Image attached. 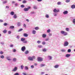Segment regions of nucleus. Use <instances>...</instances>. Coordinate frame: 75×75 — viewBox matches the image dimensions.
<instances>
[{"mask_svg": "<svg viewBox=\"0 0 75 75\" xmlns=\"http://www.w3.org/2000/svg\"><path fill=\"white\" fill-rule=\"evenodd\" d=\"M61 52H65L66 51V50H65V49H63L61 50Z\"/></svg>", "mask_w": 75, "mask_h": 75, "instance_id": "24", "label": "nucleus"}, {"mask_svg": "<svg viewBox=\"0 0 75 75\" xmlns=\"http://www.w3.org/2000/svg\"><path fill=\"white\" fill-rule=\"evenodd\" d=\"M68 45H69V43L68 42L65 41L64 42V47H67V46H68Z\"/></svg>", "mask_w": 75, "mask_h": 75, "instance_id": "4", "label": "nucleus"}, {"mask_svg": "<svg viewBox=\"0 0 75 75\" xmlns=\"http://www.w3.org/2000/svg\"><path fill=\"white\" fill-rule=\"evenodd\" d=\"M73 23L75 25V19H74L73 20Z\"/></svg>", "mask_w": 75, "mask_h": 75, "instance_id": "33", "label": "nucleus"}, {"mask_svg": "<svg viewBox=\"0 0 75 75\" xmlns=\"http://www.w3.org/2000/svg\"><path fill=\"white\" fill-rule=\"evenodd\" d=\"M49 40H50V39H49V38H47L45 40V41H48Z\"/></svg>", "mask_w": 75, "mask_h": 75, "instance_id": "56", "label": "nucleus"}, {"mask_svg": "<svg viewBox=\"0 0 75 75\" xmlns=\"http://www.w3.org/2000/svg\"><path fill=\"white\" fill-rule=\"evenodd\" d=\"M48 58L50 60H52V57L51 56H50V55L48 56Z\"/></svg>", "mask_w": 75, "mask_h": 75, "instance_id": "12", "label": "nucleus"}, {"mask_svg": "<svg viewBox=\"0 0 75 75\" xmlns=\"http://www.w3.org/2000/svg\"><path fill=\"white\" fill-rule=\"evenodd\" d=\"M35 29L36 30H38L39 29V28H38V27H36L35 28Z\"/></svg>", "mask_w": 75, "mask_h": 75, "instance_id": "47", "label": "nucleus"}, {"mask_svg": "<svg viewBox=\"0 0 75 75\" xmlns=\"http://www.w3.org/2000/svg\"><path fill=\"white\" fill-rule=\"evenodd\" d=\"M59 67V65H58V64H57L56 65H55L54 66V68H58Z\"/></svg>", "mask_w": 75, "mask_h": 75, "instance_id": "14", "label": "nucleus"}, {"mask_svg": "<svg viewBox=\"0 0 75 75\" xmlns=\"http://www.w3.org/2000/svg\"><path fill=\"white\" fill-rule=\"evenodd\" d=\"M33 8H34V9H37V7L35 5H34L33 7Z\"/></svg>", "mask_w": 75, "mask_h": 75, "instance_id": "22", "label": "nucleus"}, {"mask_svg": "<svg viewBox=\"0 0 75 75\" xmlns=\"http://www.w3.org/2000/svg\"><path fill=\"white\" fill-rule=\"evenodd\" d=\"M61 2L60 1L58 2L57 3V5H61Z\"/></svg>", "mask_w": 75, "mask_h": 75, "instance_id": "32", "label": "nucleus"}, {"mask_svg": "<svg viewBox=\"0 0 75 75\" xmlns=\"http://www.w3.org/2000/svg\"><path fill=\"white\" fill-rule=\"evenodd\" d=\"M0 58L2 59H4V55H1L0 56Z\"/></svg>", "mask_w": 75, "mask_h": 75, "instance_id": "29", "label": "nucleus"}, {"mask_svg": "<svg viewBox=\"0 0 75 75\" xmlns=\"http://www.w3.org/2000/svg\"><path fill=\"white\" fill-rule=\"evenodd\" d=\"M10 57L8 56L6 57V58L7 60H8V61H11V59H10Z\"/></svg>", "mask_w": 75, "mask_h": 75, "instance_id": "8", "label": "nucleus"}, {"mask_svg": "<svg viewBox=\"0 0 75 75\" xmlns=\"http://www.w3.org/2000/svg\"><path fill=\"white\" fill-rule=\"evenodd\" d=\"M23 27L25 28H26V25L25 24H23Z\"/></svg>", "mask_w": 75, "mask_h": 75, "instance_id": "58", "label": "nucleus"}, {"mask_svg": "<svg viewBox=\"0 0 75 75\" xmlns=\"http://www.w3.org/2000/svg\"><path fill=\"white\" fill-rule=\"evenodd\" d=\"M18 39H19L20 38V36H17L16 37Z\"/></svg>", "mask_w": 75, "mask_h": 75, "instance_id": "59", "label": "nucleus"}, {"mask_svg": "<svg viewBox=\"0 0 75 75\" xmlns=\"http://www.w3.org/2000/svg\"><path fill=\"white\" fill-rule=\"evenodd\" d=\"M25 70H28V67L27 66H25Z\"/></svg>", "mask_w": 75, "mask_h": 75, "instance_id": "26", "label": "nucleus"}, {"mask_svg": "<svg viewBox=\"0 0 75 75\" xmlns=\"http://www.w3.org/2000/svg\"><path fill=\"white\" fill-rule=\"evenodd\" d=\"M13 18H15V19H16V18H17V14H14L13 16Z\"/></svg>", "mask_w": 75, "mask_h": 75, "instance_id": "15", "label": "nucleus"}, {"mask_svg": "<svg viewBox=\"0 0 75 75\" xmlns=\"http://www.w3.org/2000/svg\"><path fill=\"white\" fill-rule=\"evenodd\" d=\"M26 49V48H25V47L23 46L21 48V50L23 52H24V51Z\"/></svg>", "mask_w": 75, "mask_h": 75, "instance_id": "5", "label": "nucleus"}, {"mask_svg": "<svg viewBox=\"0 0 75 75\" xmlns=\"http://www.w3.org/2000/svg\"><path fill=\"white\" fill-rule=\"evenodd\" d=\"M70 56H71V54H67L66 55L65 57H67V58H69Z\"/></svg>", "mask_w": 75, "mask_h": 75, "instance_id": "13", "label": "nucleus"}, {"mask_svg": "<svg viewBox=\"0 0 75 75\" xmlns=\"http://www.w3.org/2000/svg\"><path fill=\"white\" fill-rule=\"evenodd\" d=\"M42 44L43 45H45V44H46V42H42Z\"/></svg>", "mask_w": 75, "mask_h": 75, "instance_id": "42", "label": "nucleus"}, {"mask_svg": "<svg viewBox=\"0 0 75 75\" xmlns=\"http://www.w3.org/2000/svg\"><path fill=\"white\" fill-rule=\"evenodd\" d=\"M10 14L11 16H13L14 14V12L13 11H11V12Z\"/></svg>", "mask_w": 75, "mask_h": 75, "instance_id": "18", "label": "nucleus"}, {"mask_svg": "<svg viewBox=\"0 0 75 75\" xmlns=\"http://www.w3.org/2000/svg\"><path fill=\"white\" fill-rule=\"evenodd\" d=\"M38 48H42V46L41 45H39L38 46Z\"/></svg>", "mask_w": 75, "mask_h": 75, "instance_id": "46", "label": "nucleus"}, {"mask_svg": "<svg viewBox=\"0 0 75 75\" xmlns=\"http://www.w3.org/2000/svg\"><path fill=\"white\" fill-rule=\"evenodd\" d=\"M71 8L72 9L75 8V5H72L71 6Z\"/></svg>", "mask_w": 75, "mask_h": 75, "instance_id": "23", "label": "nucleus"}, {"mask_svg": "<svg viewBox=\"0 0 75 75\" xmlns=\"http://www.w3.org/2000/svg\"><path fill=\"white\" fill-rule=\"evenodd\" d=\"M37 43L38 44H40V43H41V41L40 40H38L37 41Z\"/></svg>", "mask_w": 75, "mask_h": 75, "instance_id": "44", "label": "nucleus"}, {"mask_svg": "<svg viewBox=\"0 0 75 75\" xmlns=\"http://www.w3.org/2000/svg\"><path fill=\"white\" fill-rule=\"evenodd\" d=\"M32 58L33 59H35V56H33Z\"/></svg>", "mask_w": 75, "mask_h": 75, "instance_id": "62", "label": "nucleus"}, {"mask_svg": "<svg viewBox=\"0 0 75 75\" xmlns=\"http://www.w3.org/2000/svg\"><path fill=\"white\" fill-rule=\"evenodd\" d=\"M49 35L50 37H51V36H52V34L50 33L49 34Z\"/></svg>", "mask_w": 75, "mask_h": 75, "instance_id": "54", "label": "nucleus"}, {"mask_svg": "<svg viewBox=\"0 0 75 75\" xmlns=\"http://www.w3.org/2000/svg\"><path fill=\"white\" fill-rule=\"evenodd\" d=\"M51 31V30H50V29H48V30H47V33H50V32Z\"/></svg>", "mask_w": 75, "mask_h": 75, "instance_id": "43", "label": "nucleus"}, {"mask_svg": "<svg viewBox=\"0 0 75 75\" xmlns=\"http://www.w3.org/2000/svg\"><path fill=\"white\" fill-rule=\"evenodd\" d=\"M21 69H24V66H23V65H21Z\"/></svg>", "mask_w": 75, "mask_h": 75, "instance_id": "30", "label": "nucleus"}, {"mask_svg": "<svg viewBox=\"0 0 75 75\" xmlns=\"http://www.w3.org/2000/svg\"><path fill=\"white\" fill-rule=\"evenodd\" d=\"M7 25V23H4V26H6V25Z\"/></svg>", "mask_w": 75, "mask_h": 75, "instance_id": "52", "label": "nucleus"}, {"mask_svg": "<svg viewBox=\"0 0 75 75\" xmlns=\"http://www.w3.org/2000/svg\"><path fill=\"white\" fill-rule=\"evenodd\" d=\"M68 52H71V50L70 49H69L67 50Z\"/></svg>", "mask_w": 75, "mask_h": 75, "instance_id": "34", "label": "nucleus"}, {"mask_svg": "<svg viewBox=\"0 0 75 75\" xmlns=\"http://www.w3.org/2000/svg\"><path fill=\"white\" fill-rule=\"evenodd\" d=\"M30 9H31V7L28 6V8H25L23 9L24 11H28Z\"/></svg>", "mask_w": 75, "mask_h": 75, "instance_id": "2", "label": "nucleus"}, {"mask_svg": "<svg viewBox=\"0 0 75 75\" xmlns=\"http://www.w3.org/2000/svg\"><path fill=\"white\" fill-rule=\"evenodd\" d=\"M28 59L29 61H33V58H32L31 57H28Z\"/></svg>", "mask_w": 75, "mask_h": 75, "instance_id": "9", "label": "nucleus"}, {"mask_svg": "<svg viewBox=\"0 0 75 75\" xmlns=\"http://www.w3.org/2000/svg\"><path fill=\"white\" fill-rule=\"evenodd\" d=\"M3 33L4 34H6V33H7V30H4L3 31Z\"/></svg>", "mask_w": 75, "mask_h": 75, "instance_id": "27", "label": "nucleus"}, {"mask_svg": "<svg viewBox=\"0 0 75 75\" xmlns=\"http://www.w3.org/2000/svg\"><path fill=\"white\" fill-rule=\"evenodd\" d=\"M17 70V67H15L12 70V71L15 72V71H16Z\"/></svg>", "mask_w": 75, "mask_h": 75, "instance_id": "7", "label": "nucleus"}, {"mask_svg": "<svg viewBox=\"0 0 75 75\" xmlns=\"http://www.w3.org/2000/svg\"><path fill=\"white\" fill-rule=\"evenodd\" d=\"M24 7H25V6H24V5H21V7L22 8H24Z\"/></svg>", "mask_w": 75, "mask_h": 75, "instance_id": "45", "label": "nucleus"}, {"mask_svg": "<svg viewBox=\"0 0 75 75\" xmlns=\"http://www.w3.org/2000/svg\"><path fill=\"white\" fill-rule=\"evenodd\" d=\"M31 68H32V69H33V68H34V66L33 65H32L31 66Z\"/></svg>", "mask_w": 75, "mask_h": 75, "instance_id": "50", "label": "nucleus"}, {"mask_svg": "<svg viewBox=\"0 0 75 75\" xmlns=\"http://www.w3.org/2000/svg\"><path fill=\"white\" fill-rule=\"evenodd\" d=\"M70 1V0H66L65 1L66 3H69Z\"/></svg>", "mask_w": 75, "mask_h": 75, "instance_id": "41", "label": "nucleus"}, {"mask_svg": "<svg viewBox=\"0 0 75 75\" xmlns=\"http://www.w3.org/2000/svg\"><path fill=\"white\" fill-rule=\"evenodd\" d=\"M66 30L67 31H69V28H67L66 29Z\"/></svg>", "mask_w": 75, "mask_h": 75, "instance_id": "36", "label": "nucleus"}, {"mask_svg": "<svg viewBox=\"0 0 75 75\" xmlns=\"http://www.w3.org/2000/svg\"><path fill=\"white\" fill-rule=\"evenodd\" d=\"M13 52H16V49H13Z\"/></svg>", "mask_w": 75, "mask_h": 75, "instance_id": "53", "label": "nucleus"}, {"mask_svg": "<svg viewBox=\"0 0 75 75\" xmlns=\"http://www.w3.org/2000/svg\"><path fill=\"white\" fill-rule=\"evenodd\" d=\"M40 67L42 68V67H45V64H42L40 65Z\"/></svg>", "mask_w": 75, "mask_h": 75, "instance_id": "10", "label": "nucleus"}, {"mask_svg": "<svg viewBox=\"0 0 75 75\" xmlns=\"http://www.w3.org/2000/svg\"><path fill=\"white\" fill-rule=\"evenodd\" d=\"M7 3V1H4L3 2V4H6Z\"/></svg>", "mask_w": 75, "mask_h": 75, "instance_id": "35", "label": "nucleus"}, {"mask_svg": "<svg viewBox=\"0 0 75 75\" xmlns=\"http://www.w3.org/2000/svg\"><path fill=\"white\" fill-rule=\"evenodd\" d=\"M57 16V13H55L54 14V16Z\"/></svg>", "mask_w": 75, "mask_h": 75, "instance_id": "60", "label": "nucleus"}, {"mask_svg": "<svg viewBox=\"0 0 75 75\" xmlns=\"http://www.w3.org/2000/svg\"><path fill=\"white\" fill-rule=\"evenodd\" d=\"M37 59L38 61H39V62H41V61H42L43 60L42 58H41L40 57H38Z\"/></svg>", "mask_w": 75, "mask_h": 75, "instance_id": "3", "label": "nucleus"}, {"mask_svg": "<svg viewBox=\"0 0 75 75\" xmlns=\"http://www.w3.org/2000/svg\"><path fill=\"white\" fill-rule=\"evenodd\" d=\"M28 34H27L26 33H24L23 34V36L24 37H28Z\"/></svg>", "mask_w": 75, "mask_h": 75, "instance_id": "19", "label": "nucleus"}, {"mask_svg": "<svg viewBox=\"0 0 75 75\" xmlns=\"http://www.w3.org/2000/svg\"><path fill=\"white\" fill-rule=\"evenodd\" d=\"M13 62H16L17 61V58H13Z\"/></svg>", "mask_w": 75, "mask_h": 75, "instance_id": "16", "label": "nucleus"}, {"mask_svg": "<svg viewBox=\"0 0 75 75\" xmlns=\"http://www.w3.org/2000/svg\"><path fill=\"white\" fill-rule=\"evenodd\" d=\"M6 8H9V6H6Z\"/></svg>", "mask_w": 75, "mask_h": 75, "instance_id": "63", "label": "nucleus"}, {"mask_svg": "<svg viewBox=\"0 0 75 75\" xmlns=\"http://www.w3.org/2000/svg\"><path fill=\"white\" fill-rule=\"evenodd\" d=\"M43 52H46L47 51V49L45 48L44 49L42 50Z\"/></svg>", "mask_w": 75, "mask_h": 75, "instance_id": "37", "label": "nucleus"}, {"mask_svg": "<svg viewBox=\"0 0 75 75\" xmlns=\"http://www.w3.org/2000/svg\"><path fill=\"white\" fill-rule=\"evenodd\" d=\"M23 43H24L25 44H27V41L26 40H25V41H24L23 42Z\"/></svg>", "mask_w": 75, "mask_h": 75, "instance_id": "39", "label": "nucleus"}, {"mask_svg": "<svg viewBox=\"0 0 75 75\" xmlns=\"http://www.w3.org/2000/svg\"><path fill=\"white\" fill-rule=\"evenodd\" d=\"M46 36L47 35L45 34H43L42 35V37H43V38H45Z\"/></svg>", "mask_w": 75, "mask_h": 75, "instance_id": "21", "label": "nucleus"}, {"mask_svg": "<svg viewBox=\"0 0 75 75\" xmlns=\"http://www.w3.org/2000/svg\"><path fill=\"white\" fill-rule=\"evenodd\" d=\"M8 33L9 34H11V31H8Z\"/></svg>", "mask_w": 75, "mask_h": 75, "instance_id": "49", "label": "nucleus"}, {"mask_svg": "<svg viewBox=\"0 0 75 75\" xmlns=\"http://www.w3.org/2000/svg\"><path fill=\"white\" fill-rule=\"evenodd\" d=\"M21 25V23H18V27L19 26H20V25Z\"/></svg>", "mask_w": 75, "mask_h": 75, "instance_id": "48", "label": "nucleus"}, {"mask_svg": "<svg viewBox=\"0 0 75 75\" xmlns=\"http://www.w3.org/2000/svg\"><path fill=\"white\" fill-rule=\"evenodd\" d=\"M14 75H19V74L18 73H16Z\"/></svg>", "mask_w": 75, "mask_h": 75, "instance_id": "57", "label": "nucleus"}, {"mask_svg": "<svg viewBox=\"0 0 75 75\" xmlns=\"http://www.w3.org/2000/svg\"><path fill=\"white\" fill-rule=\"evenodd\" d=\"M25 38H22L21 39V41L23 42V41H25Z\"/></svg>", "mask_w": 75, "mask_h": 75, "instance_id": "28", "label": "nucleus"}, {"mask_svg": "<svg viewBox=\"0 0 75 75\" xmlns=\"http://www.w3.org/2000/svg\"><path fill=\"white\" fill-rule=\"evenodd\" d=\"M23 75H26L27 74H26L25 73H23Z\"/></svg>", "mask_w": 75, "mask_h": 75, "instance_id": "64", "label": "nucleus"}, {"mask_svg": "<svg viewBox=\"0 0 75 75\" xmlns=\"http://www.w3.org/2000/svg\"><path fill=\"white\" fill-rule=\"evenodd\" d=\"M46 18H49V15L46 14L45 16Z\"/></svg>", "mask_w": 75, "mask_h": 75, "instance_id": "31", "label": "nucleus"}, {"mask_svg": "<svg viewBox=\"0 0 75 75\" xmlns=\"http://www.w3.org/2000/svg\"><path fill=\"white\" fill-rule=\"evenodd\" d=\"M1 46H3L4 45V43L3 42H1Z\"/></svg>", "mask_w": 75, "mask_h": 75, "instance_id": "38", "label": "nucleus"}, {"mask_svg": "<svg viewBox=\"0 0 75 75\" xmlns=\"http://www.w3.org/2000/svg\"><path fill=\"white\" fill-rule=\"evenodd\" d=\"M4 53V52L3 51H1L0 52V54H1V55L3 54Z\"/></svg>", "mask_w": 75, "mask_h": 75, "instance_id": "51", "label": "nucleus"}, {"mask_svg": "<svg viewBox=\"0 0 75 75\" xmlns=\"http://www.w3.org/2000/svg\"><path fill=\"white\" fill-rule=\"evenodd\" d=\"M32 33L33 34H35V33H36V31L34 30H33L32 31Z\"/></svg>", "mask_w": 75, "mask_h": 75, "instance_id": "17", "label": "nucleus"}, {"mask_svg": "<svg viewBox=\"0 0 75 75\" xmlns=\"http://www.w3.org/2000/svg\"><path fill=\"white\" fill-rule=\"evenodd\" d=\"M23 3H26V1L25 0L23 1Z\"/></svg>", "mask_w": 75, "mask_h": 75, "instance_id": "55", "label": "nucleus"}, {"mask_svg": "<svg viewBox=\"0 0 75 75\" xmlns=\"http://www.w3.org/2000/svg\"><path fill=\"white\" fill-rule=\"evenodd\" d=\"M23 30V29L22 28H21L19 29L18 30V32H20V31H21Z\"/></svg>", "mask_w": 75, "mask_h": 75, "instance_id": "40", "label": "nucleus"}, {"mask_svg": "<svg viewBox=\"0 0 75 75\" xmlns=\"http://www.w3.org/2000/svg\"><path fill=\"white\" fill-rule=\"evenodd\" d=\"M53 11L54 13H58L59 11V9L57 10L56 8H55L53 10Z\"/></svg>", "mask_w": 75, "mask_h": 75, "instance_id": "6", "label": "nucleus"}, {"mask_svg": "<svg viewBox=\"0 0 75 75\" xmlns=\"http://www.w3.org/2000/svg\"><path fill=\"white\" fill-rule=\"evenodd\" d=\"M9 28L10 29H13V28H14V26H11L9 27Z\"/></svg>", "mask_w": 75, "mask_h": 75, "instance_id": "20", "label": "nucleus"}, {"mask_svg": "<svg viewBox=\"0 0 75 75\" xmlns=\"http://www.w3.org/2000/svg\"><path fill=\"white\" fill-rule=\"evenodd\" d=\"M25 54H28L29 53V51L28 50L26 51L25 52Z\"/></svg>", "mask_w": 75, "mask_h": 75, "instance_id": "25", "label": "nucleus"}, {"mask_svg": "<svg viewBox=\"0 0 75 75\" xmlns=\"http://www.w3.org/2000/svg\"><path fill=\"white\" fill-rule=\"evenodd\" d=\"M60 33L62 34L63 35H64V36H66V35H67L68 34L67 32H65L63 30L61 31H60Z\"/></svg>", "mask_w": 75, "mask_h": 75, "instance_id": "1", "label": "nucleus"}, {"mask_svg": "<svg viewBox=\"0 0 75 75\" xmlns=\"http://www.w3.org/2000/svg\"><path fill=\"white\" fill-rule=\"evenodd\" d=\"M68 13V12L67 11H65L63 12V14L64 15L67 14Z\"/></svg>", "mask_w": 75, "mask_h": 75, "instance_id": "11", "label": "nucleus"}, {"mask_svg": "<svg viewBox=\"0 0 75 75\" xmlns=\"http://www.w3.org/2000/svg\"><path fill=\"white\" fill-rule=\"evenodd\" d=\"M13 47V45H10V47Z\"/></svg>", "mask_w": 75, "mask_h": 75, "instance_id": "61", "label": "nucleus"}]
</instances>
